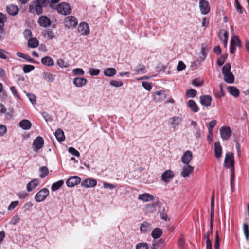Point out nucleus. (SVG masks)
<instances>
[{
  "instance_id": "f257e3e1",
  "label": "nucleus",
  "mask_w": 249,
  "mask_h": 249,
  "mask_svg": "<svg viewBox=\"0 0 249 249\" xmlns=\"http://www.w3.org/2000/svg\"><path fill=\"white\" fill-rule=\"evenodd\" d=\"M49 0H36L31 2L29 5V12L33 14L41 15L43 13L42 8L49 3Z\"/></svg>"
},
{
  "instance_id": "f03ea898",
  "label": "nucleus",
  "mask_w": 249,
  "mask_h": 249,
  "mask_svg": "<svg viewBox=\"0 0 249 249\" xmlns=\"http://www.w3.org/2000/svg\"><path fill=\"white\" fill-rule=\"evenodd\" d=\"M224 166L226 168L231 167V169L234 170V155L232 152H229L226 154L224 160Z\"/></svg>"
},
{
  "instance_id": "7ed1b4c3",
  "label": "nucleus",
  "mask_w": 249,
  "mask_h": 249,
  "mask_svg": "<svg viewBox=\"0 0 249 249\" xmlns=\"http://www.w3.org/2000/svg\"><path fill=\"white\" fill-rule=\"evenodd\" d=\"M49 194V191L47 188H43L38 191L35 196V199L37 202L44 200Z\"/></svg>"
},
{
  "instance_id": "20e7f679",
  "label": "nucleus",
  "mask_w": 249,
  "mask_h": 249,
  "mask_svg": "<svg viewBox=\"0 0 249 249\" xmlns=\"http://www.w3.org/2000/svg\"><path fill=\"white\" fill-rule=\"evenodd\" d=\"M57 10L59 13L67 15L71 13V9L68 3L62 2L57 7Z\"/></svg>"
},
{
  "instance_id": "39448f33",
  "label": "nucleus",
  "mask_w": 249,
  "mask_h": 249,
  "mask_svg": "<svg viewBox=\"0 0 249 249\" xmlns=\"http://www.w3.org/2000/svg\"><path fill=\"white\" fill-rule=\"evenodd\" d=\"M232 131L229 126H223L220 129L221 139L224 141L228 140L231 136Z\"/></svg>"
},
{
  "instance_id": "423d86ee",
  "label": "nucleus",
  "mask_w": 249,
  "mask_h": 249,
  "mask_svg": "<svg viewBox=\"0 0 249 249\" xmlns=\"http://www.w3.org/2000/svg\"><path fill=\"white\" fill-rule=\"evenodd\" d=\"M65 23L66 27L74 28L78 24V21L75 17L69 16L65 18Z\"/></svg>"
},
{
  "instance_id": "0eeeda50",
  "label": "nucleus",
  "mask_w": 249,
  "mask_h": 249,
  "mask_svg": "<svg viewBox=\"0 0 249 249\" xmlns=\"http://www.w3.org/2000/svg\"><path fill=\"white\" fill-rule=\"evenodd\" d=\"M81 178L78 176H71L66 181V184L69 187H73L77 185L81 182Z\"/></svg>"
},
{
  "instance_id": "6e6552de",
  "label": "nucleus",
  "mask_w": 249,
  "mask_h": 249,
  "mask_svg": "<svg viewBox=\"0 0 249 249\" xmlns=\"http://www.w3.org/2000/svg\"><path fill=\"white\" fill-rule=\"evenodd\" d=\"M174 177V174L171 170H165L161 175V180L167 183L170 182Z\"/></svg>"
},
{
  "instance_id": "1a4fd4ad",
  "label": "nucleus",
  "mask_w": 249,
  "mask_h": 249,
  "mask_svg": "<svg viewBox=\"0 0 249 249\" xmlns=\"http://www.w3.org/2000/svg\"><path fill=\"white\" fill-rule=\"evenodd\" d=\"M199 8L201 13L203 15L208 14L210 11L209 3L206 0H200Z\"/></svg>"
},
{
  "instance_id": "9d476101",
  "label": "nucleus",
  "mask_w": 249,
  "mask_h": 249,
  "mask_svg": "<svg viewBox=\"0 0 249 249\" xmlns=\"http://www.w3.org/2000/svg\"><path fill=\"white\" fill-rule=\"evenodd\" d=\"M153 100L156 102H160L166 97V94L163 90L156 91L152 95Z\"/></svg>"
},
{
  "instance_id": "9b49d317",
  "label": "nucleus",
  "mask_w": 249,
  "mask_h": 249,
  "mask_svg": "<svg viewBox=\"0 0 249 249\" xmlns=\"http://www.w3.org/2000/svg\"><path fill=\"white\" fill-rule=\"evenodd\" d=\"M194 168L190 165L185 164L183 166L181 172V176L184 178H187L193 172Z\"/></svg>"
},
{
  "instance_id": "f8f14e48",
  "label": "nucleus",
  "mask_w": 249,
  "mask_h": 249,
  "mask_svg": "<svg viewBox=\"0 0 249 249\" xmlns=\"http://www.w3.org/2000/svg\"><path fill=\"white\" fill-rule=\"evenodd\" d=\"M81 185L85 188L93 187L97 185V181L93 178H87L81 182Z\"/></svg>"
},
{
  "instance_id": "ddd939ff",
  "label": "nucleus",
  "mask_w": 249,
  "mask_h": 249,
  "mask_svg": "<svg viewBox=\"0 0 249 249\" xmlns=\"http://www.w3.org/2000/svg\"><path fill=\"white\" fill-rule=\"evenodd\" d=\"M78 30L82 35H87L89 34V26L86 22L80 23L78 26Z\"/></svg>"
},
{
  "instance_id": "4468645a",
  "label": "nucleus",
  "mask_w": 249,
  "mask_h": 249,
  "mask_svg": "<svg viewBox=\"0 0 249 249\" xmlns=\"http://www.w3.org/2000/svg\"><path fill=\"white\" fill-rule=\"evenodd\" d=\"M192 157V153L190 151L187 150L182 156L181 161L185 164L189 165V163L191 161Z\"/></svg>"
},
{
  "instance_id": "2eb2a0df",
  "label": "nucleus",
  "mask_w": 249,
  "mask_h": 249,
  "mask_svg": "<svg viewBox=\"0 0 249 249\" xmlns=\"http://www.w3.org/2000/svg\"><path fill=\"white\" fill-rule=\"evenodd\" d=\"M39 24L43 27H47L51 25L50 19L46 16H40L38 19Z\"/></svg>"
},
{
  "instance_id": "dca6fc26",
  "label": "nucleus",
  "mask_w": 249,
  "mask_h": 249,
  "mask_svg": "<svg viewBox=\"0 0 249 249\" xmlns=\"http://www.w3.org/2000/svg\"><path fill=\"white\" fill-rule=\"evenodd\" d=\"M201 104L205 107H208L211 106L212 99L210 95H202L199 97Z\"/></svg>"
},
{
  "instance_id": "f3484780",
  "label": "nucleus",
  "mask_w": 249,
  "mask_h": 249,
  "mask_svg": "<svg viewBox=\"0 0 249 249\" xmlns=\"http://www.w3.org/2000/svg\"><path fill=\"white\" fill-rule=\"evenodd\" d=\"M6 11L10 15L15 16L18 14L19 9L17 6L10 4L7 6Z\"/></svg>"
},
{
  "instance_id": "a211bd4d",
  "label": "nucleus",
  "mask_w": 249,
  "mask_h": 249,
  "mask_svg": "<svg viewBox=\"0 0 249 249\" xmlns=\"http://www.w3.org/2000/svg\"><path fill=\"white\" fill-rule=\"evenodd\" d=\"M44 145V140L42 137L38 136L34 140L33 145L37 150L41 149Z\"/></svg>"
},
{
  "instance_id": "6ab92c4d",
  "label": "nucleus",
  "mask_w": 249,
  "mask_h": 249,
  "mask_svg": "<svg viewBox=\"0 0 249 249\" xmlns=\"http://www.w3.org/2000/svg\"><path fill=\"white\" fill-rule=\"evenodd\" d=\"M87 80L83 77H76L73 79V83L77 87H81L86 84Z\"/></svg>"
},
{
  "instance_id": "aec40b11",
  "label": "nucleus",
  "mask_w": 249,
  "mask_h": 249,
  "mask_svg": "<svg viewBox=\"0 0 249 249\" xmlns=\"http://www.w3.org/2000/svg\"><path fill=\"white\" fill-rule=\"evenodd\" d=\"M140 229L142 232L145 233L150 231L152 229V227L150 223L146 221H144L141 224Z\"/></svg>"
},
{
  "instance_id": "412c9836",
  "label": "nucleus",
  "mask_w": 249,
  "mask_h": 249,
  "mask_svg": "<svg viewBox=\"0 0 249 249\" xmlns=\"http://www.w3.org/2000/svg\"><path fill=\"white\" fill-rule=\"evenodd\" d=\"M138 198L143 202H148L153 200L154 197L148 193H144L139 195Z\"/></svg>"
},
{
  "instance_id": "4be33fe9",
  "label": "nucleus",
  "mask_w": 249,
  "mask_h": 249,
  "mask_svg": "<svg viewBox=\"0 0 249 249\" xmlns=\"http://www.w3.org/2000/svg\"><path fill=\"white\" fill-rule=\"evenodd\" d=\"M214 151L215 156L216 158L221 157L222 154V147L219 141L215 142L214 143Z\"/></svg>"
},
{
  "instance_id": "5701e85b",
  "label": "nucleus",
  "mask_w": 249,
  "mask_h": 249,
  "mask_svg": "<svg viewBox=\"0 0 249 249\" xmlns=\"http://www.w3.org/2000/svg\"><path fill=\"white\" fill-rule=\"evenodd\" d=\"M164 244V240L162 239L155 241L152 243V249H162Z\"/></svg>"
},
{
  "instance_id": "b1692460",
  "label": "nucleus",
  "mask_w": 249,
  "mask_h": 249,
  "mask_svg": "<svg viewBox=\"0 0 249 249\" xmlns=\"http://www.w3.org/2000/svg\"><path fill=\"white\" fill-rule=\"evenodd\" d=\"M39 181L37 179H35L29 182L27 185V190L28 192H31L35 189L38 185Z\"/></svg>"
},
{
  "instance_id": "393cba45",
  "label": "nucleus",
  "mask_w": 249,
  "mask_h": 249,
  "mask_svg": "<svg viewBox=\"0 0 249 249\" xmlns=\"http://www.w3.org/2000/svg\"><path fill=\"white\" fill-rule=\"evenodd\" d=\"M41 62L42 64L49 67L54 65L53 59L48 56L43 57L41 60Z\"/></svg>"
},
{
  "instance_id": "a878e982",
  "label": "nucleus",
  "mask_w": 249,
  "mask_h": 249,
  "mask_svg": "<svg viewBox=\"0 0 249 249\" xmlns=\"http://www.w3.org/2000/svg\"><path fill=\"white\" fill-rule=\"evenodd\" d=\"M19 126L24 130H29L32 126L31 122L27 119H24L19 122Z\"/></svg>"
},
{
  "instance_id": "bb28decb",
  "label": "nucleus",
  "mask_w": 249,
  "mask_h": 249,
  "mask_svg": "<svg viewBox=\"0 0 249 249\" xmlns=\"http://www.w3.org/2000/svg\"><path fill=\"white\" fill-rule=\"evenodd\" d=\"M181 119L177 116H174L170 119V123L173 128L175 129L181 122Z\"/></svg>"
},
{
  "instance_id": "cd10ccee",
  "label": "nucleus",
  "mask_w": 249,
  "mask_h": 249,
  "mask_svg": "<svg viewBox=\"0 0 249 249\" xmlns=\"http://www.w3.org/2000/svg\"><path fill=\"white\" fill-rule=\"evenodd\" d=\"M187 105L193 112H197L198 111L199 108L194 100H189L187 102Z\"/></svg>"
},
{
  "instance_id": "c85d7f7f",
  "label": "nucleus",
  "mask_w": 249,
  "mask_h": 249,
  "mask_svg": "<svg viewBox=\"0 0 249 249\" xmlns=\"http://www.w3.org/2000/svg\"><path fill=\"white\" fill-rule=\"evenodd\" d=\"M116 70L114 68H107L104 70V74L107 77H112L116 74Z\"/></svg>"
},
{
  "instance_id": "c756f323",
  "label": "nucleus",
  "mask_w": 249,
  "mask_h": 249,
  "mask_svg": "<svg viewBox=\"0 0 249 249\" xmlns=\"http://www.w3.org/2000/svg\"><path fill=\"white\" fill-rule=\"evenodd\" d=\"M224 75V81L229 84H232L234 81V76L232 72L225 73Z\"/></svg>"
},
{
  "instance_id": "7c9ffc66",
  "label": "nucleus",
  "mask_w": 249,
  "mask_h": 249,
  "mask_svg": "<svg viewBox=\"0 0 249 249\" xmlns=\"http://www.w3.org/2000/svg\"><path fill=\"white\" fill-rule=\"evenodd\" d=\"M55 136L58 141L61 142L65 140V135L63 131L61 129H58L55 133Z\"/></svg>"
},
{
  "instance_id": "2f4dec72",
  "label": "nucleus",
  "mask_w": 249,
  "mask_h": 249,
  "mask_svg": "<svg viewBox=\"0 0 249 249\" xmlns=\"http://www.w3.org/2000/svg\"><path fill=\"white\" fill-rule=\"evenodd\" d=\"M229 92L235 97H237L239 96L240 91L239 89L235 87L229 86L228 88Z\"/></svg>"
},
{
  "instance_id": "473e14b6",
  "label": "nucleus",
  "mask_w": 249,
  "mask_h": 249,
  "mask_svg": "<svg viewBox=\"0 0 249 249\" xmlns=\"http://www.w3.org/2000/svg\"><path fill=\"white\" fill-rule=\"evenodd\" d=\"M39 42L36 38L31 37L28 40V46L31 48H35L38 46Z\"/></svg>"
},
{
  "instance_id": "72a5a7b5",
  "label": "nucleus",
  "mask_w": 249,
  "mask_h": 249,
  "mask_svg": "<svg viewBox=\"0 0 249 249\" xmlns=\"http://www.w3.org/2000/svg\"><path fill=\"white\" fill-rule=\"evenodd\" d=\"M162 234V230L160 228H156L152 231L151 232V236L154 239H157L159 238Z\"/></svg>"
},
{
  "instance_id": "f704fd0d",
  "label": "nucleus",
  "mask_w": 249,
  "mask_h": 249,
  "mask_svg": "<svg viewBox=\"0 0 249 249\" xmlns=\"http://www.w3.org/2000/svg\"><path fill=\"white\" fill-rule=\"evenodd\" d=\"M7 20V16L1 12H0V31L3 29L4 23L6 22Z\"/></svg>"
},
{
  "instance_id": "c9c22d12",
  "label": "nucleus",
  "mask_w": 249,
  "mask_h": 249,
  "mask_svg": "<svg viewBox=\"0 0 249 249\" xmlns=\"http://www.w3.org/2000/svg\"><path fill=\"white\" fill-rule=\"evenodd\" d=\"M42 76L43 78L45 80H47L48 81L50 82H53L55 79L52 73L47 72H44L42 73Z\"/></svg>"
},
{
  "instance_id": "e433bc0d",
  "label": "nucleus",
  "mask_w": 249,
  "mask_h": 249,
  "mask_svg": "<svg viewBox=\"0 0 249 249\" xmlns=\"http://www.w3.org/2000/svg\"><path fill=\"white\" fill-rule=\"evenodd\" d=\"M64 184L63 180H60L55 183H53L51 187V190L52 191H55L59 189Z\"/></svg>"
},
{
  "instance_id": "4c0bfd02",
  "label": "nucleus",
  "mask_w": 249,
  "mask_h": 249,
  "mask_svg": "<svg viewBox=\"0 0 249 249\" xmlns=\"http://www.w3.org/2000/svg\"><path fill=\"white\" fill-rule=\"evenodd\" d=\"M197 94V91L194 89H188L186 92V95L189 98H194Z\"/></svg>"
},
{
  "instance_id": "58836bf2",
  "label": "nucleus",
  "mask_w": 249,
  "mask_h": 249,
  "mask_svg": "<svg viewBox=\"0 0 249 249\" xmlns=\"http://www.w3.org/2000/svg\"><path fill=\"white\" fill-rule=\"evenodd\" d=\"M40 171V177L41 178H44L47 176L49 174V170L46 166H42L39 169Z\"/></svg>"
},
{
  "instance_id": "ea45409f",
  "label": "nucleus",
  "mask_w": 249,
  "mask_h": 249,
  "mask_svg": "<svg viewBox=\"0 0 249 249\" xmlns=\"http://www.w3.org/2000/svg\"><path fill=\"white\" fill-rule=\"evenodd\" d=\"M231 65L230 63H226L222 68V73L224 75L225 73L231 72Z\"/></svg>"
},
{
  "instance_id": "a19ab883",
  "label": "nucleus",
  "mask_w": 249,
  "mask_h": 249,
  "mask_svg": "<svg viewBox=\"0 0 249 249\" xmlns=\"http://www.w3.org/2000/svg\"><path fill=\"white\" fill-rule=\"evenodd\" d=\"M35 69V66L32 65H24L23 67V71L25 73H29Z\"/></svg>"
},
{
  "instance_id": "79ce46f5",
  "label": "nucleus",
  "mask_w": 249,
  "mask_h": 249,
  "mask_svg": "<svg viewBox=\"0 0 249 249\" xmlns=\"http://www.w3.org/2000/svg\"><path fill=\"white\" fill-rule=\"evenodd\" d=\"M227 54H223L221 56H220L219 58H218L217 61V64L218 66H222L224 63H225V60H226L227 58Z\"/></svg>"
},
{
  "instance_id": "37998d69",
  "label": "nucleus",
  "mask_w": 249,
  "mask_h": 249,
  "mask_svg": "<svg viewBox=\"0 0 249 249\" xmlns=\"http://www.w3.org/2000/svg\"><path fill=\"white\" fill-rule=\"evenodd\" d=\"M207 49L206 48V47H204V46H203V45H202V49H201V54L202 56L200 57V59H201L202 61H204L207 56Z\"/></svg>"
},
{
  "instance_id": "c03bdc74",
  "label": "nucleus",
  "mask_w": 249,
  "mask_h": 249,
  "mask_svg": "<svg viewBox=\"0 0 249 249\" xmlns=\"http://www.w3.org/2000/svg\"><path fill=\"white\" fill-rule=\"evenodd\" d=\"M236 41V46H238L239 47H241V41L239 38V37L236 36H232V37L231 38V43H232V44H233L234 45V41Z\"/></svg>"
},
{
  "instance_id": "a18cd8bd",
  "label": "nucleus",
  "mask_w": 249,
  "mask_h": 249,
  "mask_svg": "<svg viewBox=\"0 0 249 249\" xmlns=\"http://www.w3.org/2000/svg\"><path fill=\"white\" fill-rule=\"evenodd\" d=\"M243 230L245 236L247 240H248L249 237V231L248 229V225L247 223H244Z\"/></svg>"
},
{
  "instance_id": "49530a36",
  "label": "nucleus",
  "mask_w": 249,
  "mask_h": 249,
  "mask_svg": "<svg viewBox=\"0 0 249 249\" xmlns=\"http://www.w3.org/2000/svg\"><path fill=\"white\" fill-rule=\"evenodd\" d=\"M203 133V129L196 128L194 131V136L196 139H198L201 137V134Z\"/></svg>"
},
{
  "instance_id": "de8ad7c7",
  "label": "nucleus",
  "mask_w": 249,
  "mask_h": 249,
  "mask_svg": "<svg viewBox=\"0 0 249 249\" xmlns=\"http://www.w3.org/2000/svg\"><path fill=\"white\" fill-rule=\"evenodd\" d=\"M136 249H148V246L146 243H140L136 245Z\"/></svg>"
},
{
  "instance_id": "09e8293b",
  "label": "nucleus",
  "mask_w": 249,
  "mask_h": 249,
  "mask_svg": "<svg viewBox=\"0 0 249 249\" xmlns=\"http://www.w3.org/2000/svg\"><path fill=\"white\" fill-rule=\"evenodd\" d=\"M145 70V67L144 65L142 64H139L136 68V71L137 73L142 72L144 73V71Z\"/></svg>"
},
{
  "instance_id": "8fccbe9b",
  "label": "nucleus",
  "mask_w": 249,
  "mask_h": 249,
  "mask_svg": "<svg viewBox=\"0 0 249 249\" xmlns=\"http://www.w3.org/2000/svg\"><path fill=\"white\" fill-rule=\"evenodd\" d=\"M68 151L69 153L72 154L73 155L76 157L80 156V153L72 147H70L68 148Z\"/></svg>"
},
{
  "instance_id": "3c124183",
  "label": "nucleus",
  "mask_w": 249,
  "mask_h": 249,
  "mask_svg": "<svg viewBox=\"0 0 249 249\" xmlns=\"http://www.w3.org/2000/svg\"><path fill=\"white\" fill-rule=\"evenodd\" d=\"M72 72L74 74L76 75H83L84 73V71L82 69L76 68L72 70Z\"/></svg>"
},
{
  "instance_id": "603ef678",
  "label": "nucleus",
  "mask_w": 249,
  "mask_h": 249,
  "mask_svg": "<svg viewBox=\"0 0 249 249\" xmlns=\"http://www.w3.org/2000/svg\"><path fill=\"white\" fill-rule=\"evenodd\" d=\"M110 84L115 87H120L123 85V83L122 81L113 80L110 81Z\"/></svg>"
},
{
  "instance_id": "864d4df0",
  "label": "nucleus",
  "mask_w": 249,
  "mask_h": 249,
  "mask_svg": "<svg viewBox=\"0 0 249 249\" xmlns=\"http://www.w3.org/2000/svg\"><path fill=\"white\" fill-rule=\"evenodd\" d=\"M19 204V202L17 200L12 202L8 207L9 211H12Z\"/></svg>"
},
{
  "instance_id": "5fc2aeb1",
  "label": "nucleus",
  "mask_w": 249,
  "mask_h": 249,
  "mask_svg": "<svg viewBox=\"0 0 249 249\" xmlns=\"http://www.w3.org/2000/svg\"><path fill=\"white\" fill-rule=\"evenodd\" d=\"M218 231L216 232V234L215 236V240L214 244V249H219L220 248V239L218 234Z\"/></svg>"
},
{
  "instance_id": "6e6d98bb",
  "label": "nucleus",
  "mask_w": 249,
  "mask_h": 249,
  "mask_svg": "<svg viewBox=\"0 0 249 249\" xmlns=\"http://www.w3.org/2000/svg\"><path fill=\"white\" fill-rule=\"evenodd\" d=\"M19 220V217L18 215H15L12 217L10 224L11 225H16Z\"/></svg>"
},
{
  "instance_id": "4d7b16f0",
  "label": "nucleus",
  "mask_w": 249,
  "mask_h": 249,
  "mask_svg": "<svg viewBox=\"0 0 249 249\" xmlns=\"http://www.w3.org/2000/svg\"><path fill=\"white\" fill-rule=\"evenodd\" d=\"M142 86L147 90L150 91L152 89V85L151 83L148 82H143Z\"/></svg>"
},
{
  "instance_id": "13d9d810",
  "label": "nucleus",
  "mask_w": 249,
  "mask_h": 249,
  "mask_svg": "<svg viewBox=\"0 0 249 249\" xmlns=\"http://www.w3.org/2000/svg\"><path fill=\"white\" fill-rule=\"evenodd\" d=\"M57 64L62 68H66L68 67L67 63H66L62 59H58L57 60Z\"/></svg>"
},
{
  "instance_id": "bf43d9fd",
  "label": "nucleus",
  "mask_w": 249,
  "mask_h": 249,
  "mask_svg": "<svg viewBox=\"0 0 249 249\" xmlns=\"http://www.w3.org/2000/svg\"><path fill=\"white\" fill-rule=\"evenodd\" d=\"M160 215L161 219L167 221L168 220V216L167 213L165 212V210L163 209L161 210L160 212Z\"/></svg>"
},
{
  "instance_id": "052dcab7",
  "label": "nucleus",
  "mask_w": 249,
  "mask_h": 249,
  "mask_svg": "<svg viewBox=\"0 0 249 249\" xmlns=\"http://www.w3.org/2000/svg\"><path fill=\"white\" fill-rule=\"evenodd\" d=\"M216 124V120H212L209 123L208 131H212Z\"/></svg>"
},
{
  "instance_id": "680f3d73",
  "label": "nucleus",
  "mask_w": 249,
  "mask_h": 249,
  "mask_svg": "<svg viewBox=\"0 0 249 249\" xmlns=\"http://www.w3.org/2000/svg\"><path fill=\"white\" fill-rule=\"evenodd\" d=\"M235 5L236 8L237 10L238 11V12L239 13H240V14H242L243 12V10H242V7L240 4V3H239L238 0H235Z\"/></svg>"
},
{
  "instance_id": "e2e57ef3",
  "label": "nucleus",
  "mask_w": 249,
  "mask_h": 249,
  "mask_svg": "<svg viewBox=\"0 0 249 249\" xmlns=\"http://www.w3.org/2000/svg\"><path fill=\"white\" fill-rule=\"evenodd\" d=\"M29 100L33 104L35 105L36 104V96L35 95L28 93L27 94Z\"/></svg>"
},
{
  "instance_id": "0e129e2a",
  "label": "nucleus",
  "mask_w": 249,
  "mask_h": 249,
  "mask_svg": "<svg viewBox=\"0 0 249 249\" xmlns=\"http://www.w3.org/2000/svg\"><path fill=\"white\" fill-rule=\"evenodd\" d=\"M100 70L98 69H90L89 70V73L91 75L96 76L100 73Z\"/></svg>"
},
{
  "instance_id": "69168bd1",
  "label": "nucleus",
  "mask_w": 249,
  "mask_h": 249,
  "mask_svg": "<svg viewBox=\"0 0 249 249\" xmlns=\"http://www.w3.org/2000/svg\"><path fill=\"white\" fill-rule=\"evenodd\" d=\"M103 187L106 189H109L110 190L116 188V186H115L114 185L107 182H104L103 183Z\"/></svg>"
},
{
  "instance_id": "338daca9",
  "label": "nucleus",
  "mask_w": 249,
  "mask_h": 249,
  "mask_svg": "<svg viewBox=\"0 0 249 249\" xmlns=\"http://www.w3.org/2000/svg\"><path fill=\"white\" fill-rule=\"evenodd\" d=\"M186 67L185 65L182 61H179L177 66V69L178 71H181Z\"/></svg>"
},
{
  "instance_id": "774afa93",
  "label": "nucleus",
  "mask_w": 249,
  "mask_h": 249,
  "mask_svg": "<svg viewBox=\"0 0 249 249\" xmlns=\"http://www.w3.org/2000/svg\"><path fill=\"white\" fill-rule=\"evenodd\" d=\"M25 38L28 39V37L32 36L31 31L29 29H25L23 32Z\"/></svg>"
}]
</instances>
